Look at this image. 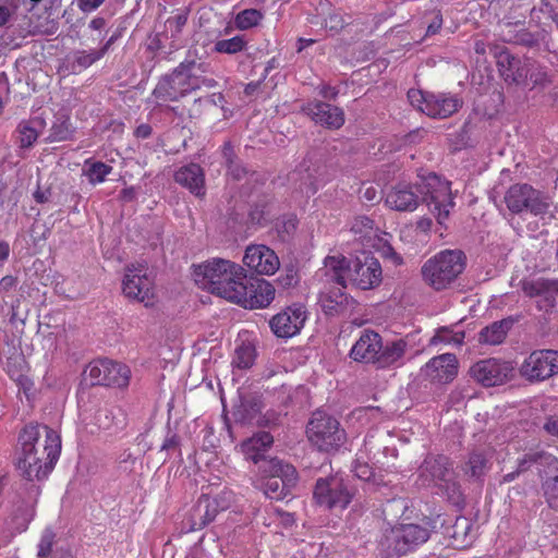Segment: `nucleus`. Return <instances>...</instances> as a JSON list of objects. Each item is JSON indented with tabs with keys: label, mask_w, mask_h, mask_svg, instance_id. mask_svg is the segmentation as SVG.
Listing matches in <instances>:
<instances>
[{
	"label": "nucleus",
	"mask_w": 558,
	"mask_h": 558,
	"mask_svg": "<svg viewBox=\"0 0 558 558\" xmlns=\"http://www.w3.org/2000/svg\"><path fill=\"white\" fill-rule=\"evenodd\" d=\"M355 475L360 480L369 481L373 475V471L367 464L360 463L355 466Z\"/></svg>",
	"instance_id": "61"
},
{
	"label": "nucleus",
	"mask_w": 558,
	"mask_h": 558,
	"mask_svg": "<svg viewBox=\"0 0 558 558\" xmlns=\"http://www.w3.org/2000/svg\"><path fill=\"white\" fill-rule=\"evenodd\" d=\"M325 276L328 282L342 288L350 282L361 290H372L383 280V269L379 260L371 253L363 252L352 258L342 255L325 258Z\"/></svg>",
	"instance_id": "3"
},
{
	"label": "nucleus",
	"mask_w": 558,
	"mask_h": 558,
	"mask_svg": "<svg viewBox=\"0 0 558 558\" xmlns=\"http://www.w3.org/2000/svg\"><path fill=\"white\" fill-rule=\"evenodd\" d=\"M221 156L227 174L233 180L240 181L248 173L247 168L242 163L235 153L234 145L230 141L225 142L221 148Z\"/></svg>",
	"instance_id": "34"
},
{
	"label": "nucleus",
	"mask_w": 558,
	"mask_h": 558,
	"mask_svg": "<svg viewBox=\"0 0 558 558\" xmlns=\"http://www.w3.org/2000/svg\"><path fill=\"white\" fill-rule=\"evenodd\" d=\"M252 461L258 465L263 477L262 488L267 498L283 500L292 494L299 483V474L292 464L260 454L252 456Z\"/></svg>",
	"instance_id": "5"
},
{
	"label": "nucleus",
	"mask_w": 558,
	"mask_h": 558,
	"mask_svg": "<svg viewBox=\"0 0 558 558\" xmlns=\"http://www.w3.org/2000/svg\"><path fill=\"white\" fill-rule=\"evenodd\" d=\"M341 286L319 293L318 303L328 316L345 314L354 305V300L343 292Z\"/></svg>",
	"instance_id": "27"
},
{
	"label": "nucleus",
	"mask_w": 558,
	"mask_h": 558,
	"mask_svg": "<svg viewBox=\"0 0 558 558\" xmlns=\"http://www.w3.org/2000/svg\"><path fill=\"white\" fill-rule=\"evenodd\" d=\"M174 181L195 196L205 195V174L203 168L197 163L192 162L178 169L174 173Z\"/></svg>",
	"instance_id": "28"
},
{
	"label": "nucleus",
	"mask_w": 558,
	"mask_h": 558,
	"mask_svg": "<svg viewBox=\"0 0 558 558\" xmlns=\"http://www.w3.org/2000/svg\"><path fill=\"white\" fill-rule=\"evenodd\" d=\"M78 9L84 13H90L97 10L105 0H76Z\"/></svg>",
	"instance_id": "57"
},
{
	"label": "nucleus",
	"mask_w": 558,
	"mask_h": 558,
	"mask_svg": "<svg viewBox=\"0 0 558 558\" xmlns=\"http://www.w3.org/2000/svg\"><path fill=\"white\" fill-rule=\"evenodd\" d=\"M421 201L426 203L437 221L444 223L454 206L451 183L435 173H429L420 184L400 183L386 196V204L397 211H413Z\"/></svg>",
	"instance_id": "1"
},
{
	"label": "nucleus",
	"mask_w": 558,
	"mask_h": 558,
	"mask_svg": "<svg viewBox=\"0 0 558 558\" xmlns=\"http://www.w3.org/2000/svg\"><path fill=\"white\" fill-rule=\"evenodd\" d=\"M380 252L385 258L391 259L395 264L399 265L402 263V257L387 241L381 244Z\"/></svg>",
	"instance_id": "56"
},
{
	"label": "nucleus",
	"mask_w": 558,
	"mask_h": 558,
	"mask_svg": "<svg viewBox=\"0 0 558 558\" xmlns=\"http://www.w3.org/2000/svg\"><path fill=\"white\" fill-rule=\"evenodd\" d=\"M195 282L211 294L234 303L238 286L246 280L244 268L231 260L211 258L194 268Z\"/></svg>",
	"instance_id": "4"
},
{
	"label": "nucleus",
	"mask_w": 558,
	"mask_h": 558,
	"mask_svg": "<svg viewBox=\"0 0 558 558\" xmlns=\"http://www.w3.org/2000/svg\"><path fill=\"white\" fill-rule=\"evenodd\" d=\"M17 284V278L13 276H4L0 280V290L1 291H10Z\"/></svg>",
	"instance_id": "62"
},
{
	"label": "nucleus",
	"mask_w": 558,
	"mask_h": 558,
	"mask_svg": "<svg viewBox=\"0 0 558 558\" xmlns=\"http://www.w3.org/2000/svg\"><path fill=\"white\" fill-rule=\"evenodd\" d=\"M430 537L429 531L418 524H397L383 532L378 547L386 558H400L414 551Z\"/></svg>",
	"instance_id": "7"
},
{
	"label": "nucleus",
	"mask_w": 558,
	"mask_h": 558,
	"mask_svg": "<svg viewBox=\"0 0 558 558\" xmlns=\"http://www.w3.org/2000/svg\"><path fill=\"white\" fill-rule=\"evenodd\" d=\"M244 265L258 275H274L280 266L275 251L263 244L248 245L243 257Z\"/></svg>",
	"instance_id": "20"
},
{
	"label": "nucleus",
	"mask_w": 558,
	"mask_h": 558,
	"mask_svg": "<svg viewBox=\"0 0 558 558\" xmlns=\"http://www.w3.org/2000/svg\"><path fill=\"white\" fill-rule=\"evenodd\" d=\"M228 508V498H226V504L219 505L217 500H211L208 495H202L189 512L184 527L187 532L202 530L215 520L219 511Z\"/></svg>",
	"instance_id": "18"
},
{
	"label": "nucleus",
	"mask_w": 558,
	"mask_h": 558,
	"mask_svg": "<svg viewBox=\"0 0 558 558\" xmlns=\"http://www.w3.org/2000/svg\"><path fill=\"white\" fill-rule=\"evenodd\" d=\"M437 487L446 494L448 500L453 505H459L463 501L461 487L460 484L456 481L454 473L444 482H439Z\"/></svg>",
	"instance_id": "45"
},
{
	"label": "nucleus",
	"mask_w": 558,
	"mask_h": 558,
	"mask_svg": "<svg viewBox=\"0 0 558 558\" xmlns=\"http://www.w3.org/2000/svg\"><path fill=\"white\" fill-rule=\"evenodd\" d=\"M180 444L181 439L177 434H168L161 445V451L166 452L165 461L170 457V451H178L181 456Z\"/></svg>",
	"instance_id": "54"
},
{
	"label": "nucleus",
	"mask_w": 558,
	"mask_h": 558,
	"mask_svg": "<svg viewBox=\"0 0 558 558\" xmlns=\"http://www.w3.org/2000/svg\"><path fill=\"white\" fill-rule=\"evenodd\" d=\"M17 5L13 1L0 2V27L5 26L15 14Z\"/></svg>",
	"instance_id": "53"
},
{
	"label": "nucleus",
	"mask_w": 558,
	"mask_h": 558,
	"mask_svg": "<svg viewBox=\"0 0 558 558\" xmlns=\"http://www.w3.org/2000/svg\"><path fill=\"white\" fill-rule=\"evenodd\" d=\"M238 299L234 303L245 308H262L268 306L275 298L274 286L265 279H255L250 286L244 281L238 286Z\"/></svg>",
	"instance_id": "17"
},
{
	"label": "nucleus",
	"mask_w": 558,
	"mask_h": 558,
	"mask_svg": "<svg viewBox=\"0 0 558 558\" xmlns=\"http://www.w3.org/2000/svg\"><path fill=\"white\" fill-rule=\"evenodd\" d=\"M264 408L262 396L257 392L240 391L239 403L233 407V416L236 422L251 424L256 421L258 425H268L270 418L262 415Z\"/></svg>",
	"instance_id": "19"
},
{
	"label": "nucleus",
	"mask_w": 558,
	"mask_h": 558,
	"mask_svg": "<svg viewBox=\"0 0 558 558\" xmlns=\"http://www.w3.org/2000/svg\"><path fill=\"white\" fill-rule=\"evenodd\" d=\"M255 360V349L251 344H242L235 350L232 361L233 366L246 369L250 368Z\"/></svg>",
	"instance_id": "46"
},
{
	"label": "nucleus",
	"mask_w": 558,
	"mask_h": 558,
	"mask_svg": "<svg viewBox=\"0 0 558 558\" xmlns=\"http://www.w3.org/2000/svg\"><path fill=\"white\" fill-rule=\"evenodd\" d=\"M306 320L303 306H289L269 320L271 331L279 338H291L300 332Z\"/></svg>",
	"instance_id": "21"
},
{
	"label": "nucleus",
	"mask_w": 558,
	"mask_h": 558,
	"mask_svg": "<svg viewBox=\"0 0 558 558\" xmlns=\"http://www.w3.org/2000/svg\"><path fill=\"white\" fill-rule=\"evenodd\" d=\"M19 143L22 148H29L37 140L38 133L32 125V122L23 121L19 124L17 130Z\"/></svg>",
	"instance_id": "47"
},
{
	"label": "nucleus",
	"mask_w": 558,
	"mask_h": 558,
	"mask_svg": "<svg viewBox=\"0 0 558 558\" xmlns=\"http://www.w3.org/2000/svg\"><path fill=\"white\" fill-rule=\"evenodd\" d=\"M539 476L542 496L546 505L558 512V459H551Z\"/></svg>",
	"instance_id": "29"
},
{
	"label": "nucleus",
	"mask_w": 558,
	"mask_h": 558,
	"mask_svg": "<svg viewBox=\"0 0 558 558\" xmlns=\"http://www.w3.org/2000/svg\"><path fill=\"white\" fill-rule=\"evenodd\" d=\"M274 442V437L267 432H260L243 442V450L247 459L252 460V456L264 454V451Z\"/></svg>",
	"instance_id": "39"
},
{
	"label": "nucleus",
	"mask_w": 558,
	"mask_h": 558,
	"mask_svg": "<svg viewBox=\"0 0 558 558\" xmlns=\"http://www.w3.org/2000/svg\"><path fill=\"white\" fill-rule=\"evenodd\" d=\"M278 282L284 289L293 287L298 282L296 272L292 269L289 270L284 276L278 278Z\"/></svg>",
	"instance_id": "59"
},
{
	"label": "nucleus",
	"mask_w": 558,
	"mask_h": 558,
	"mask_svg": "<svg viewBox=\"0 0 558 558\" xmlns=\"http://www.w3.org/2000/svg\"><path fill=\"white\" fill-rule=\"evenodd\" d=\"M122 292L130 301L143 303L146 307L154 304V282L144 265H131L122 280Z\"/></svg>",
	"instance_id": "12"
},
{
	"label": "nucleus",
	"mask_w": 558,
	"mask_h": 558,
	"mask_svg": "<svg viewBox=\"0 0 558 558\" xmlns=\"http://www.w3.org/2000/svg\"><path fill=\"white\" fill-rule=\"evenodd\" d=\"M56 537V533L50 527L44 530L38 544L37 558H48L52 554Z\"/></svg>",
	"instance_id": "49"
},
{
	"label": "nucleus",
	"mask_w": 558,
	"mask_h": 558,
	"mask_svg": "<svg viewBox=\"0 0 558 558\" xmlns=\"http://www.w3.org/2000/svg\"><path fill=\"white\" fill-rule=\"evenodd\" d=\"M381 349V337L372 330H365L350 351V357L359 363L376 364Z\"/></svg>",
	"instance_id": "23"
},
{
	"label": "nucleus",
	"mask_w": 558,
	"mask_h": 558,
	"mask_svg": "<svg viewBox=\"0 0 558 558\" xmlns=\"http://www.w3.org/2000/svg\"><path fill=\"white\" fill-rule=\"evenodd\" d=\"M517 322L513 317H507L492 323L484 327L478 333V342L482 344L496 345L504 342L508 331Z\"/></svg>",
	"instance_id": "32"
},
{
	"label": "nucleus",
	"mask_w": 558,
	"mask_h": 558,
	"mask_svg": "<svg viewBox=\"0 0 558 558\" xmlns=\"http://www.w3.org/2000/svg\"><path fill=\"white\" fill-rule=\"evenodd\" d=\"M93 386L123 388L129 385L131 371L129 366L108 360L99 359L90 362L84 371Z\"/></svg>",
	"instance_id": "11"
},
{
	"label": "nucleus",
	"mask_w": 558,
	"mask_h": 558,
	"mask_svg": "<svg viewBox=\"0 0 558 558\" xmlns=\"http://www.w3.org/2000/svg\"><path fill=\"white\" fill-rule=\"evenodd\" d=\"M504 202L509 214L513 216L531 214L536 217H543L550 208L548 197L526 183L511 185L505 193Z\"/></svg>",
	"instance_id": "10"
},
{
	"label": "nucleus",
	"mask_w": 558,
	"mask_h": 558,
	"mask_svg": "<svg viewBox=\"0 0 558 558\" xmlns=\"http://www.w3.org/2000/svg\"><path fill=\"white\" fill-rule=\"evenodd\" d=\"M525 296L535 300L538 311L549 313L556 306L558 296V279L533 278L521 281Z\"/></svg>",
	"instance_id": "16"
},
{
	"label": "nucleus",
	"mask_w": 558,
	"mask_h": 558,
	"mask_svg": "<svg viewBox=\"0 0 558 558\" xmlns=\"http://www.w3.org/2000/svg\"><path fill=\"white\" fill-rule=\"evenodd\" d=\"M302 111L316 124L330 130H338L344 124L343 110L328 102L312 101L303 106Z\"/></svg>",
	"instance_id": "22"
},
{
	"label": "nucleus",
	"mask_w": 558,
	"mask_h": 558,
	"mask_svg": "<svg viewBox=\"0 0 558 558\" xmlns=\"http://www.w3.org/2000/svg\"><path fill=\"white\" fill-rule=\"evenodd\" d=\"M34 199L38 204H45L50 201L51 197V191L49 189L43 191L39 187L34 192L33 194Z\"/></svg>",
	"instance_id": "63"
},
{
	"label": "nucleus",
	"mask_w": 558,
	"mask_h": 558,
	"mask_svg": "<svg viewBox=\"0 0 558 558\" xmlns=\"http://www.w3.org/2000/svg\"><path fill=\"white\" fill-rule=\"evenodd\" d=\"M300 189L306 195H314L317 192V184L312 174H307L301 183Z\"/></svg>",
	"instance_id": "58"
},
{
	"label": "nucleus",
	"mask_w": 558,
	"mask_h": 558,
	"mask_svg": "<svg viewBox=\"0 0 558 558\" xmlns=\"http://www.w3.org/2000/svg\"><path fill=\"white\" fill-rule=\"evenodd\" d=\"M520 375L526 380L543 381L558 374V351L535 350L519 368Z\"/></svg>",
	"instance_id": "14"
},
{
	"label": "nucleus",
	"mask_w": 558,
	"mask_h": 558,
	"mask_svg": "<svg viewBox=\"0 0 558 558\" xmlns=\"http://www.w3.org/2000/svg\"><path fill=\"white\" fill-rule=\"evenodd\" d=\"M173 72L178 74L177 77L182 83L185 95L201 88L211 89L218 84L214 77L207 75L208 64L191 54Z\"/></svg>",
	"instance_id": "13"
},
{
	"label": "nucleus",
	"mask_w": 558,
	"mask_h": 558,
	"mask_svg": "<svg viewBox=\"0 0 558 558\" xmlns=\"http://www.w3.org/2000/svg\"><path fill=\"white\" fill-rule=\"evenodd\" d=\"M461 106V100L454 96L430 94L424 110L430 118L446 119L457 112Z\"/></svg>",
	"instance_id": "30"
},
{
	"label": "nucleus",
	"mask_w": 558,
	"mask_h": 558,
	"mask_svg": "<svg viewBox=\"0 0 558 558\" xmlns=\"http://www.w3.org/2000/svg\"><path fill=\"white\" fill-rule=\"evenodd\" d=\"M544 429L551 436L558 437V418L548 417L544 424Z\"/></svg>",
	"instance_id": "64"
},
{
	"label": "nucleus",
	"mask_w": 558,
	"mask_h": 558,
	"mask_svg": "<svg viewBox=\"0 0 558 558\" xmlns=\"http://www.w3.org/2000/svg\"><path fill=\"white\" fill-rule=\"evenodd\" d=\"M102 58L101 52L99 50H75L73 51L69 58V64L70 69L73 73L81 72L90 65H93L95 62L100 60Z\"/></svg>",
	"instance_id": "38"
},
{
	"label": "nucleus",
	"mask_w": 558,
	"mask_h": 558,
	"mask_svg": "<svg viewBox=\"0 0 558 558\" xmlns=\"http://www.w3.org/2000/svg\"><path fill=\"white\" fill-rule=\"evenodd\" d=\"M355 495L352 481L338 474L319 477L313 492L316 504L329 510H344Z\"/></svg>",
	"instance_id": "8"
},
{
	"label": "nucleus",
	"mask_w": 558,
	"mask_h": 558,
	"mask_svg": "<svg viewBox=\"0 0 558 558\" xmlns=\"http://www.w3.org/2000/svg\"><path fill=\"white\" fill-rule=\"evenodd\" d=\"M245 36L238 35L229 39H220L215 43V51L219 53L235 54L246 48Z\"/></svg>",
	"instance_id": "42"
},
{
	"label": "nucleus",
	"mask_w": 558,
	"mask_h": 558,
	"mask_svg": "<svg viewBox=\"0 0 558 558\" xmlns=\"http://www.w3.org/2000/svg\"><path fill=\"white\" fill-rule=\"evenodd\" d=\"M425 375L434 381L448 384L458 374V360L452 353H445L430 359L425 367Z\"/></svg>",
	"instance_id": "24"
},
{
	"label": "nucleus",
	"mask_w": 558,
	"mask_h": 558,
	"mask_svg": "<svg viewBox=\"0 0 558 558\" xmlns=\"http://www.w3.org/2000/svg\"><path fill=\"white\" fill-rule=\"evenodd\" d=\"M496 64L500 76L508 84H520L527 77L526 63L510 53L507 48L500 49L496 53Z\"/></svg>",
	"instance_id": "26"
},
{
	"label": "nucleus",
	"mask_w": 558,
	"mask_h": 558,
	"mask_svg": "<svg viewBox=\"0 0 558 558\" xmlns=\"http://www.w3.org/2000/svg\"><path fill=\"white\" fill-rule=\"evenodd\" d=\"M441 25H442V16L438 12L433 17V21L428 24V26L426 28V35L429 36V35L437 34L440 31Z\"/></svg>",
	"instance_id": "60"
},
{
	"label": "nucleus",
	"mask_w": 558,
	"mask_h": 558,
	"mask_svg": "<svg viewBox=\"0 0 558 558\" xmlns=\"http://www.w3.org/2000/svg\"><path fill=\"white\" fill-rule=\"evenodd\" d=\"M298 219L295 216H286L277 223V230L280 238L286 241L296 230Z\"/></svg>",
	"instance_id": "50"
},
{
	"label": "nucleus",
	"mask_w": 558,
	"mask_h": 558,
	"mask_svg": "<svg viewBox=\"0 0 558 558\" xmlns=\"http://www.w3.org/2000/svg\"><path fill=\"white\" fill-rule=\"evenodd\" d=\"M521 23H504L501 25V35L502 39L506 43L520 45L527 48H534L539 45V38L537 34H533L525 28L515 29L514 26L520 25Z\"/></svg>",
	"instance_id": "33"
},
{
	"label": "nucleus",
	"mask_w": 558,
	"mask_h": 558,
	"mask_svg": "<svg viewBox=\"0 0 558 558\" xmlns=\"http://www.w3.org/2000/svg\"><path fill=\"white\" fill-rule=\"evenodd\" d=\"M173 71L162 76L153 90V96L162 101H178L185 97L182 83Z\"/></svg>",
	"instance_id": "31"
},
{
	"label": "nucleus",
	"mask_w": 558,
	"mask_h": 558,
	"mask_svg": "<svg viewBox=\"0 0 558 558\" xmlns=\"http://www.w3.org/2000/svg\"><path fill=\"white\" fill-rule=\"evenodd\" d=\"M112 172V167L102 162L87 159L83 167V174L88 179L93 185L101 183L106 177Z\"/></svg>",
	"instance_id": "40"
},
{
	"label": "nucleus",
	"mask_w": 558,
	"mask_h": 558,
	"mask_svg": "<svg viewBox=\"0 0 558 558\" xmlns=\"http://www.w3.org/2000/svg\"><path fill=\"white\" fill-rule=\"evenodd\" d=\"M407 342L402 339L387 342L386 345L381 343V349L377 360V367L385 368L395 364L405 353Z\"/></svg>",
	"instance_id": "36"
},
{
	"label": "nucleus",
	"mask_w": 558,
	"mask_h": 558,
	"mask_svg": "<svg viewBox=\"0 0 558 558\" xmlns=\"http://www.w3.org/2000/svg\"><path fill=\"white\" fill-rule=\"evenodd\" d=\"M543 458L542 452H527L524 453L517 461V470L522 474L529 471L533 464L537 463Z\"/></svg>",
	"instance_id": "51"
},
{
	"label": "nucleus",
	"mask_w": 558,
	"mask_h": 558,
	"mask_svg": "<svg viewBox=\"0 0 558 558\" xmlns=\"http://www.w3.org/2000/svg\"><path fill=\"white\" fill-rule=\"evenodd\" d=\"M17 468L28 481H40L53 470L61 452L59 434L47 425L29 424L20 435Z\"/></svg>",
	"instance_id": "2"
},
{
	"label": "nucleus",
	"mask_w": 558,
	"mask_h": 558,
	"mask_svg": "<svg viewBox=\"0 0 558 558\" xmlns=\"http://www.w3.org/2000/svg\"><path fill=\"white\" fill-rule=\"evenodd\" d=\"M453 473L452 462L442 454H428L420 466V476L423 483L427 482L428 485L434 483L437 486Z\"/></svg>",
	"instance_id": "25"
},
{
	"label": "nucleus",
	"mask_w": 558,
	"mask_h": 558,
	"mask_svg": "<svg viewBox=\"0 0 558 558\" xmlns=\"http://www.w3.org/2000/svg\"><path fill=\"white\" fill-rule=\"evenodd\" d=\"M263 19V13L257 9H245L235 15L234 23L239 29H248L256 26Z\"/></svg>",
	"instance_id": "44"
},
{
	"label": "nucleus",
	"mask_w": 558,
	"mask_h": 558,
	"mask_svg": "<svg viewBox=\"0 0 558 558\" xmlns=\"http://www.w3.org/2000/svg\"><path fill=\"white\" fill-rule=\"evenodd\" d=\"M307 437L319 451L339 450L347 440V434L340 423L323 411H315L307 424Z\"/></svg>",
	"instance_id": "9"
},
{
	"label": "nucleus",
	"mask_w": 558,
	"mask_h": 558,
	"mask_svg": "<svg viewBox=\"0 0 558 558\" xmlns=\"http://www.w3.org/2000/svg\"><path fill=\"white\" fill-rule=\"evenodd\" d=\"M75 133V128L72 125L71 120L65 114H58L50 128L48 141L62 142L72 140Z\"/></svg>",
	"instance_id": "37"
},
{
	"label": "nucleus",
	"mask_w": 558,
	"mask_h": 558,
	"mask_svg": "<svg viewBox=\"0 0 558 558\" xmlns=\"http://www.w3.org/2000/svg\"><path fill=\"white\" fill-rule=\"evenodd\" d=\"M513 366L510 362L497 359L481 360L473 364L469 374L484 387L502 385L512 377Z\"/></svg>",
	"instance_id": "15"
},
{
	"label": "nucleus",
	"mask_w": 558,
	"mask_h": 558,
	"mask_svg": "<svg viewBox=\"0 0 558 558\" xmlns=\"http://www.w3.org/2000/svg\"><path fill=\"white\" fill-rule=\"evenodd\" d=\"M186 22L187 13L184 11L179 12L175 15L167 19L165 23L166 32L170 33L171 38L177 39L180 37L183 27L186 25Z\"/></svg>",
	"instance_id": "48"
},
{
	"label": "nucleus",
	"mask_w": 558,
	"mask_h": 558,
	"mask_svg": "<svg viewBox=\"0 0 558 558\" xmlns=\"http://www.w3.org/2000/svg\"><path fill=\"white\" fill-rule=\"evenodd\" d=\"M374 221L367 217H357L351 226V231L362 233L364 229L372 230Z\"/></svg>",
	"instance_id": "55"
},
{
	"label": "nucleus",
	"mask_w": 558,
	"mask_h": 558,
	"mask_svg": "<svg viewBox=\"0 0 558 558\" xmlns=\"http://www.w3.org/2000/svg\"><path fill=\"white\" fill-rule=\"evenodd\" d=\"M526 70L533 87L545 88L551 84V76L546 66L536 62H531L530 59H526Z\"/></svg>",
	"instance_id": "41"
},
{
	"label": "nucleus",
	"mask_w": 558,
	"mask_h": 558,
	"mask_svg": "<svg viewBox=\"0 0 558 558\" xmlns=\"http://www.w3.org/2000/svg\"><path fill=\"white\" fill-rule=\"evenodd\" d=\"M466 465L465 473L470 474L471 477L480 478L488 470V459L482 452H473L470 454Z\"/></svg>",
	"instance_id": "43"
},
{
	"label": "nucleus",
	"mask_w": 558,
	"mask_h": 558,
	"mask_svg": "<svg viewBox=\"0 0 558 558\" xmlns=\"http://www.w3.org/2000/svg\"><path fill=\"white\" fill-rule=\"evenodd\" d=\"M430 94H423L417 89H410L408 92V99L410 104L418 109L421 112L425 113L424 107L427 105V100L429 99Z\"/></svg>",
	"instance_id": "52"
},
{
	"label": "nucleus",
	"mask_w": 558,
	"mask_h": 558,
	"mask_svg": "<svg viewBox=\"0 0 558 558\" xmlns=\"http://www.w3.org/2000/svg\"><path fill=\"white\" fill-rule=\"evenodd\" d=\"M465 259L462 251H442L424 263L421 269L423 280L436 291L445 290L463 272Z\"/></svg>",
	"instance_id": "6"
},
{
	"label": "nucleus",
	"mask_w": 558,
	"mask_h": 558,
	"mask_svg": "<svg viewBox=\"0 0 558 558\" xmlns=\"http://www.w3.org/2000/svg\"><path fill=\"white\" fill-rule=\"evenodd\" d=\"M35 514V501L28 497L27 499L19 497L14 502V509L12 511V521L15 529L19 531H25L28 523L32 521Z\"/></svg>",
	"instance_id": "35"
}]
</instances>
